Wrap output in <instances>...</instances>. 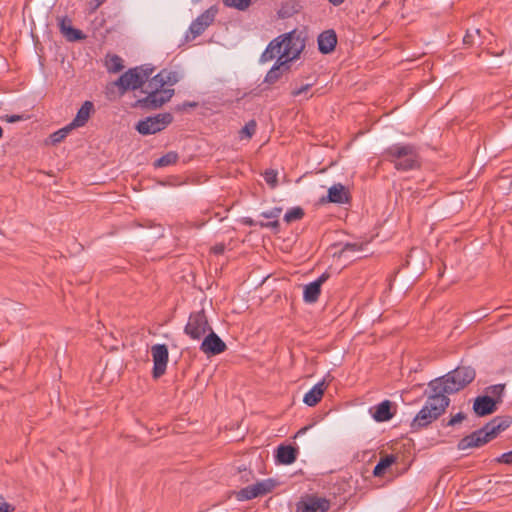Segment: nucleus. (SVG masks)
Masks as SVG:
<instances>
[{"mask_svg": "<svg viewBox=\"0 0 512 512\" xmlns=\"http://www.w3.org/2000/svg\"><path fill=\"white\" fill-rule=\"evenodd\" d=\"M93 109V104L90 101H85L81 108L78 110L76 117L70 123L73 128L84 126L88 121L91 111Z\"/></svg>", "mask_w": 512, "mask_h": 512, "instance_id": "24", "label": "nucleus"}, {"mask_svg": "<svg viewBox=\"0 0 512 512\" xmlns=\"http://www.w3.org/2000/svg\"><path fill=\"white\" fill-rule=\"evenodd\" d=\"M297 457V450L291 445H280L277 448L276 460L280 464L290 465Z\"/></svg>", "mask_w": 512, "mask_h": 512, "instance_id": "22", "label": "nucleus"}, {"mask_svg": "<svg viewBox=\"0 0 512 512\" xmlns=\"http://www.w3.org/2000/svg\"><path fill=\"white\" fill-rule=\"evenodd\" d=\"M213 251L214 253L216 254H220L224 251V246L223 245H216L213 247Z\"/></svg>", "mask_w": 512, "mask_h": 512, "instance_id": "43", "label": "nucleus"}, {"mask_svg": "<svg viewBox=\"0 0 512 512\" xmlns=\"http://www.w3.org/2000/svg\"><path fill=\"white\" fill-rule=\"evenodd\" d=\"M256 126L257 125L254 120L246 123V125L239 132L240 139H251V137L255 134Z\"/></svg>", "mask_w": 512, "mask_h": 512, "instance_id": "34", "label": "nucleus"}, {"mask_svg": "<svg viewBox=\"0 0 512 512\" xmlns=\"http://www.w3.org/2000/svg\"><path fill=\"white\" fill-rule=\"evenodd\" d=\"M391 403L388 400L382 401L378 405L371 408L372 417L377 422H385L390 420L393 417V414L390 412Z\"/></svg>", "mask_w": 512, "mask_h": 512, "instance_id": "23", "label": "nucleus"}, {"mask_svg": "<svg viewBox=\"0 0 512 512\" xmlns=\"http://www.w3.org/2000/svg\"><path fill=\"white\" fill-rule=\"evenodd\" d=\"M385 155L397 170L407 171L418 166V153L413 145L394 144L385 151Z\"/></svg>", "mask_w": 512, "mask_h": 512, "instance_id": "5", "label": "nucleus"}, {"mask_svg": "<svg viewBox=\"0 0 512 512\" xmlns=\"http://www.w3.org/2000/svg\"><path fill=\"white\" fill-rule=\"evenodd\" d=\"M311 87H312V84H310V83L303 84V85H300V86L295 85L291 89V95L294 98L302 97L303 99H308V98H310L312 96V94L309 93Z\"/></svg>", "mask_w": 512, "mask_h": 512, "instance_id": "30", "label": "nucleus"}, {"mask_svg": "<svg viewBox=\"0 0 512 512\" xmlns=\"http://www.w3.org/2000/svg\"><path fill=\"white\" fill-rule=\"evenodd\" d=\"M276 486L273 479H264L246 486L235 493L238 501H247L270 493Z\"/></svg>", "mask_w": 512, "mask_h": 512, "instance_id": "8", "label": "nucleus"}, {"mask_svg": "<svg viewBox=\"0 0 512 512\" xmlns=\"http://www.w3.org/2000/svg\"><path fill=\"white\" fill-rule=\"evenodd\" d=\"M305 47L304 40L295 31L282 34L273 39L261 55V62H269L278 57L285 63L297 59Z\"/></svg>", "mask_w": 512, "mask_h": 512, "instance_id": "2", "label": "nucleus"}, {"mask_svg": "<svg viewBox=\"0 0 512 512\" xmlns=\"http://www.w3.org/2000/svg\"><path fill=\"white\" fill-rule=\"evenodd\" d=\"M171 122V114H158L139 121L136 125V130L142 135L155 134L165 129Z\"/></svg>", "mask_w": 512, "mask_h": 512, "instance_id": "11", "label": "nucleus"}, {"mask_svg": "<svg viewBox=\"0 0 512 512\" xmlns=\"http://www.w3.org/2000/svg\"><path fill=\"white\" fill-rule=\"evenodd\" d=\"M336 44L337 36L333 30L324 31L318 37L319 50L324 54L332 52Z\"/></svg>", "mask_w": 512, "mask_h": 512, "instance_id": "21", "label": "nucleus"}, {"mask_svg": "<svg viewBox=\"0 0 512 512\" xmlns=\"http://www.w3.org/2000/svg\"><path fill=\"white\" fill-rule=\"evenodd\" d=\"M327 278L328 276L326 274H322L315 281L304 286L303 300L306 303H315L318 300L321 293V286Z\"/></svg>", "mask_w": 512, "mask_h": 512, "instance_id": "17", "label": "nucleus"}, {"mask_svg": "<svg viewBox=\"0 0 512 512\" xmlns=\"http://www.w3.org/2000/svg\"><path fill=\"white\" fill-rule=\"evenodd\" d=\"M495 461L501 464L512 465V450L501 454Z\"/></svg>", "mask_w": 512, "mask_h": 512, "instance_id": "38", "label": "nucleus"}, {"mask_svg": "<svg viewBox=\"0 0 512 512\" xmlns=\"http://www.w3.org/2000/svg\"><path fill=\"white\" fill-rule=\"evenodd\" d=\"M464 43L471 44L473 42V33L467 32V34L464 36Z\"/></svg>", "mask_w": 512, "mask_h": 512, "instance_id": "42", "label": "nucleus"}, {"mask_svg": "<svg viewBox=\"0 0 512 512\" xmlns=\"http://www.w3.org/2000/svg\"><path fill=\"white\" fill-rule=\"evenodd\" d=\"M223 3L227 7L235 8L239 11H245L250 7L252 0H223Z\"/></svg>", "mask_w": 512, "mask_h": 512, "instance_id": "33", "label": "nucleus"}, {"mask_svg": "<svg viewBox=\"0 0 512 512\" xmlns=\"http://www.w3.org/2000/svg\"><path fill=\"white\" fill-rule=\"evenodd\" d=\"M153 358V376L159 378L162 376L167 367L168 363V349L164 344H156L151 348Z\"/></svg>", "mask_w": 512, "mask_h": 512, "instance_id": "13", "label": "nucleus"}, {"mask_svg": "<svg viewBox=\"0 0 512 512\" xmlns=\"http://www.w3.org/2000/svg\"><path fill=\"white\" fill-rule=\"evenodd\" d=\"M6 121L7 122H10V123H14V122H18L21 120V116L19 115H11V116H6Z\"/></svg>", "mask_w": 512, "mask_h": 512, "instance_id": "41", "label": "nucleus"}, {"mask_svg": "<svg viewBox=\"0 0 512 512\" xmlns=\"http://www.w3.org/2000/svg\"><path fill=\"white\" fill-rule=\"evenodd\" d=\"M322 201L337 203V204H345L349 202V191L348 189L338 183L332 185L328 189V194L326 198H323Z\"/></svg>", "mask_w": 512, "mask_h": 512, "instance_id": "18", "label": "nucleus"}, {"mask_svg": "<svg viewBox=\"0 0 512 512\" xmlns=\"http://www.w3.org/2000/svg\"><path fill=\"white\" fill-rule=\"evenodd\" d=\"M464 418H465V415L462 412H459L449 420L448 425L452 426L457 423H460L462 420H464Z\"/></svg>", "mask_w": 512, "mask_h": 512, "instance_id": "39", "label": "nucleus"}, {"mask_svg": "<svg viewBox=\"0 0 512 512\" xmlns=\"http://www.w3.org/2000/svg\"><path fill=\"white\" fill-rule=\"evenodd\" d=\"M508 427V423L503 420L494 419L483 428L473 432L472 434L462 438L457 447L459 450H466L469 448L480 447L493 438H495L501 431Z\"/></svg>", "mask_w": 512, "mask_h": 512, "instance_id": "4", "label": "nucleus"}, {"mask_svg": "<svg viewBox=\"0 0 512 512\" xmlns=\"http://www.w3.org/2000/svg\"><path fill=\"white\" fill-rule=\"evenodd\" d=\"M13 511V507L4 501L2 497H0V512H10Z\"/></svg>", "mask_w": 512, "mask_h": 512, "instance_id": "40", "label": "nucleus"}, {"mask_svg": "<svg viewBox=\"0 0 512 512\" xmlns=\"http://www.w3.org/2000/svg\"><path fill=\"white\" fill-rule=\"evenodd\" d=\"M180 80V75L176 71L161 70L152 77L145 86L144 92L147 96L138 100V104L147 109H156L168 102L174 95V89L166 88L173 86Z\"/></svg>", "mask_w": 512, "mask_h": 512, "instance_id": "1", "label": "nucleus"}, {"mask_svg": "<svg viewBox=\"0 0 512 512\" xmlns=\"http://www.w3.org/2000/svg\"><path fill=\"white\" fill-rule=\"evenodd\" d=\"M287 63L283 62L282 60L277 59V62L274 64V66L268 71L265 81L268 83H274L276 82L280 76H281V69L282 67L286 66Z\"/></svg>", "mask_w": 512, "mask_h": 512, "instance_id": "27", "label": "nucleus"}, {"mask_svg": "<svg viewBox=\"0 0 512 512\" xmlns=\"http://www.w3.org/2000/svg\"><path fill=\"white\" fill-rule=\"evenodd\" d=\"M449 405V398L444 392L431 390V395L426 400L423 407L428 409L437 418L445 411Z\"/></svg>", "mask_w": 512, "mask_h": 512, "instance_id": "16", "label": "nucleus"}, {"mask_svg": "<svg viewBox=\"0 0 512 512\" xmlns=\"http://www.w3.org/2000/svg\"><path fill=\"white\" fill-rule=\"evenodd\" d=\"M73 129L72 125L69 124L67 125L66 127L54 132L52 135H51V141L53 143H59L61 142L68 134L69 132Z\"/></svg>", "mask_w": 512, "mask_h": 512, "instance_id": "36", "label": "nucleus"}, {"mask_svg": "<svg viewBox=\"0 0 512 512\" xmlns=\"http://www.w3.org/2000/svg\"><path fill=\"white\" fill-rule=\"evenodd\" d=\"M151 73L152 69L135 67L123 73L113 85L119 88L120 95H124L128 90H136L142 87Z\"/></svg>", "mask_w": 512, "mask_h": 512, "instance_id": "6", "label": "nucleus"}, {"mask_svg": "<svg viewBox=\"0 0 512 512\" xmlns=\"http://www.w3.org/2000/svg\"><path fill=\"white\" fill-rule=\"evenodd\" d=\"M474 378L475 371L471 367H457L445 376L430 381L429 387L432 391L444 392L447 395L463 389Z\"/></svg>", "mask_w": 512, "mask_h": 512, "instance_id": "3", "label": "nucleus"}, {"mask_svg": "<svg viewBox=\"0 0 512 512\" xmlns=\"http://www.w3.org/2000/svg\"><path fill=\"white\" fill-rule=\"evenodd\" d=\"M276 486L273 479H264L246 486L235 493L238 501H247L270 493Z\"/></svg>", "mask_w": 512, "mask_h": 512, "instance_id": "9", "label": "nucleus"}, {"mask_svg": "<svg viewBox=\"0 0 512 512\" xmlns=\"http://www.w3.org/2000/svg\"><path fill=\"white\" fill-rule=\"evenodd\" d=\"M395 462V457L393 455H387L380 459L377 465L374 467L373 474L375 476L383 475L384 471L390 467Z\"/></svg>", "mask_w": 512, "mask_h": 512, "instance_id": "29", "label": "nucleus"}, {"mask_svg": "<svg viewBox=\"0 0 512 512\" xmlns=\"http://www.w3.org/2000/svg\"><path fill=\"white\" fill-rule=\"evenodd\" d=\"M178 160V154L176 152H168L155 161L156 167H166L175 164Z\"/></svg>", "mask_w": 512, "mask_h": 512, "instance_id": "31", "label": "nucleus"}, {"mask_svg": "<svg viewBox=\"0 0 512 512\" xmlns=\"http://www.w3.org/2000/svg\"><path fill=\"white\" fill-rule=\"evenodd\" d=\"M327 387L325 379L315 384L303 397V402L312 407L315 406L323 397Z\"/></svg>", "mask_w": 512, "mask_h": 512, "instance_id": "20", "label": "nucleus"}, {"mask_svg": "<svg viewBox=\"0 0 512 512\" xmlns=\"http://www.w3.org/2000/svg\"><path fill=\"white\" fill-rule=\"evenodd\" d=\"M304 212L300 207H294L288 210L284 215V220L287 223H291L293 221L299 220L303 217Z\"/></svg>", "mask_w": 512, "mask_h": 512, "instance_id": "35", "label": "nucleus"}, {"mask_svg": "<svg viewBox=\"0 0 512 512\" xmlns=\"http://www.w3.org/2000/svg\"><path fill=\"white\" fill-rule=\"evenodd\" d=\"M106 66L109 72L116 73L123 69V61L121 57L112 55L107 59Z\"/></svg>", "mask_w": 512, "mask_h": 512, "instance_id": "32", "label": "nucleus"}, {"mask_svg": "<svg viewBox=\"0 0 512 512\" xmlns=\"http://www.w3.org/2000/svg\"><path fill=\"white\" fill-rule=\"evenodd\" d=\"M212 328L203 311L191 313L184 332L192 340H201Z\"/></svg>", "mask_w": 512, "mask_h": 512, "instance_id": "7", "label": "nucleus"}, {"mask_svg": "<svg viewBox=\"0 0 512 512\" xmlns=\"http://www.w3.org/2000/svg\"><path fill=\"white\" fill-rule=\"evenodd\" d=\"M61 31L69 41H76L83 38V34L80 30L73 28L70 25H66L65 21L61 23Z\"/></svg>", "mask_w": 512, "mask_h": 512, "instance_id": "28", "label": "nucleus"}, {"mask_svg": "<svg viewBox=\"0 0 512 512\" xmlns=\"http://www.w3.org/2000/svg\"><path fill=\"white\" fill-rule=\"evenodd\" d=\"M216 9L209 8L200 14L190 25L186 34L187 39H195L201 35L214 21L216 16Z\"/></svg>", "mask_w": 512, "mask_h": 512, "instance_id": "12", "label": "nucleus"}, {"mask_svg": "<svg viewBox=\"0 0 512 512\" xmlns=\"http://www.w3.org/2000/svg\"><path fill=\"white\" fill-rule=\"evenodd\" d=\"M281 213H282V208H280V207H274L270 210L263 211L261 213V216L266 219H272V221L267 222V223L260 222L259 225L261 227L277 228L279 226V222L277 219Z\"/></svg>", "mask_w": 512, "mask_h": 512, "instance_id": "26", "label": "nucleus"}, {"mask_svg": "<svg viewBox=\"0 0 512 512\" xmlns=\"http://www.w3.org/2000/svg\"><path fill=\"white\" fill-rule=\"evenodd\" d=\"M276 486L273 479H264L246 486L235 493L238 501H247L270 493Z\"/></svg>", "mask_w": 512, "mask_h": 512, "instance_id": "10", "label": "nucleus"}, {"mask_svg": "<svg viewBox=\"0 0 512 512\" xmlns=\"http://www.w3.org/2000/svg\"><path fill=\"white\" fill-rule=\"evenodd\" d=\"M473 410L478 416L492 414L496 410V401L489 396L477 397L473 404Z\"/></svg>", "mask_w": 512, "mask_h": 512, "instance_id": "19", "label": "nucleus"}, {"mask_svg": "<svg viewBox=\"0 0 512 512\" xmlns=\"http://www.w3.org/2000/svg\"><path fill=\"white\" fill-rule=\"evenodd\" d=\"M332 5L339 6L344 3L345 0H328Z\"/></svg>", "mask_w": 512, "mask_h": 512, "instance_id": "44", "label": "nucleus"}, {"mask_svg": "<svg viewBox=\"0 0 512 512\" xmlns=\"http://www.w3.org/2000/svg\"><path fill=\"white\" fill-rule=\"evenodd\" d=\"M200 349L207 355H217L226 350V344L211 329L203 338Z\"/></svg>", "mask_w": 512, "mask_h": 512, "instance_id": "15", "label": "nucleus"}, {"mask_svg": "<svg viewBox=\"0 0 512 512\" xmlns=\"http://www.w3.org/2000/svg\"><path fill=\"white\" fill-rule=\"evenodd\" d=\"M350 247L352 248L354 245H346L345 250L349 249Z\"/></svg>", "mask_w": 512, "mask_h": 512, "instance_id": "46", "label": "nucleus"}, {"mask_svg": "<svg viewBox=\"0 0 512 512\" xmlns=\"http://www.w3.org/2000/svg\"><path fill=\"white\" fill-rule=\"evenodd\" d=\"M329 507V501L325 498L306 496L298 502L297 512H326Z\"/></svg>", "mask_w": 512, "mask_h": 512, "instance_id": "14", "label": "nucleus"}, {"mask_svg": "<svg viewBox=\"0 0 512 512\" xmlns=\"http://www.w3.org/2000/svg\"><path fill=\"white\" fill-rule=\"evenodd\" d=\"M277 171L273 169L266 170L263 174V177L266 181V183L271 187L275 188L277 185Z\"/></svg>", "mask_w": 512, "mask_h": 512, "instance_id": "37", "label": "nucleus"}, {"mask_svg": "<svg viewBox=\"0 0 512 512\" xmlns=\"http://www.w3.org/2000/svg\"><path fill=\"white\" fill-rule=\"evenodd\" d=\"M437 417L434 416L428 409L422 407V409L417 413L412 421L413 428H421L425 427L428 424L432 423L436 420Z\"/></svg>", "mask_w": 512, "mask_h": 512, "instance_id": "25", "label": "nucleus"}, {"mask_svg": "<svg viewBox=\"0 0 512 512\" xmlns=\"http://www.w3.org/2000/svg\"><path fill=\"white\" fill-rule=\"evenodd\" d=\"M474 33H475L476 35L480 36L481 31H480V29H475V30H474Z\"/></svg>", "mask_w": 512, "mask_h": 512, "instance_id": "45", "label": "nucleus"}]
</instances>
